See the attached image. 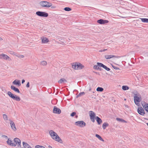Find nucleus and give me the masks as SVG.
<instances>
[{
	"mask_svg": "<svg viewBox=\"0 0 148 148\" xmlns=\"http://www.w3.org/2000/svg\"><path fill=\"white\" fill-rule=\"evenodd\" d=\"M49 133L51 138L54 140L59 142L61 143H63V141L56 133L52 130L49 131Z\"/></svg>",
	"mask_w": 148,
	"mask_h": 148,
	"instance_id": "nucleus-1",
	"label": "nucleus"
},
{
	"mask_svg": "<svg viewBox=\"0 0 148 148\" xmlns=\"http://www.w3.org/2000/svg\"><path fill=\"white\" fill-rule=\"evenodd\" d=\"M141 99V97L140 94L138 93L134 94V100L135 104L138 106L139 105V102Z\"/></svg>",
	"mask_w": 148,
	"mask_h": 148,
	"instance_id": "nucleus-2",
	"label": "nucleus"
},
{
	"mask_svg": "<svg viewBox=\"0 0 148 148\" xmlns=\"http://www.w3.org/2000/svg\"><path fill=\"white\" fill-rule=\"evenodd\" d=\"M7 94L11 98L14 100H15L17 101H19L21 100L19 97L16 95L13 94L10 91H8L7 92Z\"/></svg>",
	"mask_w": 148,
	"mask_h": 148,
	"instance_id": "nucleus-3",
	"label": "nucleus"
},
{
	"mask_svg": "<svg viewBox=\"0 0 148 148\" xmlns=\"http://www.w3.org/2000/svg\"><path fill=\"white\" fill-rule=\"evenodd\" d=\"M40 5L44 7L49 8L52 5V3L47 1H41L40 2Z\"/></svg>",
	"mask_w": 148,
	"mask_h": 148,
	"instance_id": "nucleus-4",
	"label": "nucleus"
},
{
	"mask_svg": "<svg viewBox=\"0 0 148 148\" xmlns=\"http://www.w3.org/2000/svg\"><path fill=\"white\" fill-rule=\"evenodd\" d=\"M36 14L38 16L41 17H47L48 16V14L44 12L37 11L36 12Z\"/></svg>",
	"mask_w": 148,
	"mask_h": 148,
	"instance_id": "nucleus-5",
	"label": "nucleus"
},
{
	"mask_svg": "<svg viewBox=\"0 0 148 148\" xmlns=\"http://www.w3.org/2000/svg\"><path fill=\"white\" fill-rule=\"evenodd\" d=\"M89 113L90 117V119L92 121L94 122L95 121V114L94 112L92 111H89Z\"/></svg>",
	"mask_w": 148,
	"mask_h": 148,
	"instance_id": "nucleus-6",
	"label": "nucleus"
},
{
	"mask_svg": "<svg viewBox=\"0 0 148 148\" xmlns=\"http://www.w3.org/2000/svg\"><path fill=\"white\" fill-rule=\"evenodd\" d=\"M14 143L15 145V146L17 144L18 147H21V142L20 140L18 138H15L14 140Z\"/></svg>",
	"mask_w": 148,
	"mask_h": 148,
	"instance_id": "nucleus-7",
	"label": "nucleus"
},
{
	"mask_svg": "<svg viewBox=\"0 0 148 148\" xmlns=\"http://www.w3.org/2000/svg\"><path fill=\"white\" fill-rule=\"evenodd\" d=\"M75 125L81 127H83L85 126L86 123L83 121H78L75 123Z\"/></svg>",
	"mask_w": 148,
	"mask_h": 148,
	"instance_id": "nucleus-8",
	"label": "nucleus"
},
{
	"mask_svg": "<svg viewBox=\"0 0 148 148\" xmlns=\"http://www.w3.org/2000/svg\"><path fill=\"white\" fill-rule=\"evenodd\" d=\"M97 23L100 24H105L108 23L109 21L107 20H105L103 19H100L98 20Z\"/></svg>",
	"mask_w": 148,
	"mask_h": 148,
	"instance_id": "nucleus-9",
	"label": "nucleus"
},
{
	"mask_svg": "<svg viewBox=\"0 0 148 148\" xmlns=\"http://www.w3.org/2000/svg\"><path fill=\"white\" fill-rule=\"evenodd\" d=\"M53 112L54 113L59 114L61 113V110L60 109L55 106L54 107Z\"/></svg>",
	"mask_w": 148,
	"mask_h": 148,
	"instance_id": "nucleus-10",
	"label": "nucleus"
},
{
	"mask_svg": "<svg viewBox=\"0 0 148 148\" xmlns=\"http://www.w3.org/2000/svg\"><path fill=\"white\" fill-rule=\"evenodd\" d=\"M9 121H10V124L12 129L13 131H15L16 129L14 123L11 120H9Z\"/></svg>",
	"mask_w": 148,
	"mask_h": 148,
	"instance_id": "nucleus-11",
	"label": "nucleus"
},
{
	"mask_svg": "<svg viewBox=\"0 0 148 148\" xmlns=\"http://www.w3.org/2000/svg\"><path fill=\"white\" fill-rule=\"evenodd\" d=\"M137 111L138 113L141 115L143 116L145 114L144 111L141 107L138 108Z\"/></svg>",
	"mask_w": 148,
	"mask_h": 148,
	"instance_id": "nucleus-12",
	"label": "nucleus"
},
{
	"mask_svg": "<svg viewBox=\"0 0 148 148\" xmlns=\"http://www.w3.org/2000/svg\"><path fill=\"white\" fill-rule=\"evenodd\" d=\"M120 57L116 56L114 55H106L105 56V58L107 59H109L113 58H119Z\"/></svg>",
	"mask_w": 148,
	"mask_h": 148,
	"instance_id": "nucleus-13",
	"label": "nucleus"
},
{
	"mask_svg": "<svg viewBox=\"0 0 148 148\" xmlns=\"http://www.w3.org/2000/svg\"><path fill=\"white\" fill-rule=\"evenodd\" d=\"M41 39L42 40V43H46L49 42L48 39L45 37H42Z\"/></svg>",
	"mask_w": 148,
	"mask_h": 148,
	"instance_id": "nucleus-14",
	"label": "nucleus"
},
{
	"mask_svg": "<svg viewBox=\"0 0 148 148\" xmlns=\"http://www.w3.org/2000/svg\"><path fill=\"white\" fill-rule=\"evenodd\" d=\"M13 84L18 85V86H20L21 85V83L19 80L16 79L14 80L12 82Z\"/></svg>",
	"mask_w": 148,
	"mask_h": 148,
	"instance_id": "nucleus-15",
	"label": "nucleus"
},
{
	"mask_svg": "<svg viewBox=\"0 0 148 148\" xmlns=\"http://www.w3.org/2000/svg\"><path fill=\"white\" fill-rule=\"evenodd\" d=\"M7 143L10 146L15 147V145L14 143H12V141L10 140L9 138L8 139V140L7 141Z\"/></svg>",
	"mask_w": 148,
	"mask_h": 148,
	"instance_id": "nucleus-16",
	"label": "nucleus"
},
{
	"mask_svg": "<svg viewBox=\"0 0 148 148\" xmlns=\"http://www.w3.org/2000/svg\"><path fill=\"white\" fill-rule=\"evenodd\" d=\"M99 66H101V67H103V69H105L106 70L109 71L110 70V69L107 67L106 66L104 65L102 63H98Z\"/></svg>",
	"mask_w": 148,
	"mask_h": 148,
	"instance_id": "nucleus-17",
	"label": "nucleus"
},
{
	"mask_svg": "<svg viewBox=\"0 0 148 148\" xmlns=\"http://www.w3.org/2000/svg\"><path fill=\"white\" fill-rule=\"evenodd\" d=\"M11 88L12 90H13L15 92L18 93H19L20 92L19 89L17 88H16L13 85H12L11 86Z\"/></svg>",
	"mask_w": 148,
	"mask_h": 148,
	"instance_id": "nucleus-18",
	"label": "nucleus"
},
{
	"mask_svg": "<svg viewBox=\"0 0 148 148\" xmlns=\"http://www.w3.org/2000/svg\"><path fill=\"white\" fill-rule=\"evenodd\" d=\"M3 58L5 60H8L9 61L11 60V58L7 55L3 54Z\"/></svg>",
	"mask_w": 148,
	"mask_h": 148,
	"instance_id": "nucleus-19",
	"label": "nucleus"
},
{
	"mask_svg": "<svg viewBox=\"0 0 148 148\" xmlns=\"http://www.w3.org/2000/svg\"><path fill=\"white\" fill-rule=\"evenodd\" d=\"M98 63H101L100 62H97V65H94L93 66V68L94 69L96 70H99L100 71H101V69L99 68L100 67H101V66H99L98 64Z\"/></svg>",
	"mask_w": 148,
	"mask_h": 148,
	"instance_id": "nucleus-20",
	"label": "nucleus"
},
{
	"mask_svg": "<svg viewBox=\"0 0 148 148\" xmlns=\"http://www.w3.org/2000/svg\"><path fill=\"white\" fill-rule=\"evenodd\" d=\"M95 119L98 125H100L102 123V121L101 119L98 116H95Z\"/></svg>",
	"mask_w": 148,
	"mask_h": 148,
	"instance_id": "nucleus-21",
	"label": "nucleus"
},
{
	"mask_svg": "<svg viewBox=\"0 0 148 148\" xmlns=\"http://www.w3.org/2000/svg\"><path fill=\"white\" fill-rule=\"evenodd\" d=\"M84 67V65L80 63L77 62V70L81 69H83Z\"/></svg>",
	"mask_w": 148,
	"mask_h": 148,
	"instance_id": "nucleus-22",
	"label": "nucleus"
},
{
	"mask_svg": "<svg viewBox=\"0 0 148 148\" xmlns=\"http://www.w3.org/2000/svg\"><path fill=\"white\" fill-rule=\"evenodd\" d=\"M67 82V80L64 78H61L58 81V83L59 84H62L63 83H66Z\"/></svg>",
	"mask_w": 148,
	"mask_h": 148,
	"instance_id": "nucleus-23",
	"label": "nucleus"
},
{
	"mask_svg": "<svg viewBox=\"0 0 148 148\" xmlns=\"http://www.w3.org/2000/svg\"><path fill=\"white\" fill-rule=\"evenodd\" d=\"M77 62L73 63L72 64V67L75 70H77Z\"/></svg>",
	"mask_w": 148,
	"mask_h": 148,
	"instance_id": "nucleus-24",
	"label": "nucleus"
},
{
	"mask_svg": "<svg viewBox=\"0 0 148 148\" xmlns=\"http://www.w3.org/2000/svg\"><path fill=\"white\" fill-rule=\"evenodd\" d=\"M23 143L24 147L25 148H29V147H30V146L27 143L23 142Z\"/></svg>",
	"mask_w": 148,
	"mask_h": 148,
	"instance_id": "nucleus-25",
	"label": "nucleus"
},
{
	"mask_svg": "<svg viewBox=\"0 0 148 148\" xmlns=\"http://www.w3.org/2000/svg\"><path fill=\"white\" fill-rule=\"evenodd\" d=\"M109 126L108 124L106 122H104L102 125V127L103 130L106 129V127Z\"/></svg>",
	"mask_w": 148,
	"mask_h": 148,
	"instance_id": "nucleus-26",
	"label": "nucleus"
},
{
	"mask_svg": "<svg viewBox=\"0 0 148 148\" xmlns=\"http://www.w3.org/2000/svg\"><path fill=\"white\" fill-rule=\"evenodd\" d=\"M116 120L120 122H123V123H127V122L125 120H123V119H121L120 118H116Z\"/></svg>",
	"mask_w": 148,
	"mask_h": 148,
	"instance_id": "nucleus-27",
	"label": "nucleus"
},
{
	"mask_svg": "<svg viewBox=\"0 0 148 148\" xmlns=\"http://www.w3.org/2000/svg\"><path fill=\"white\" fill-rule=\"evenodd\" d=\"M95 136L99 140H100L104 141V140L99 135L97 134H96L95 135Z\"/></svg>",
	"mask_w": 148,
	"mask_h": 148,
	"instance_id": "nucleus-28",
	"label": "nucleus"
},
{
	"mask_svg": "<svg viewBox=\"0 0 148 148\" xmlns=\"http://www.w3.org/2000/svg\"><path fill=\"white\" fill-rule=\"evenodd\" d=\"M122 88L123 90H125L129 89V87L127 86H123L122 87Z\"/></svg>",
	"mask_w": 148,
	"mask_h": 148,
	"instance_id": "nucleus-29",
	"label": "nucleus"
},
{
	"mask_svg": "<svg viewBox=\"0 0 148 148\" xmlns=\"http://www.w3.org/2000/svg\"><path fill=\"white\" fill-rule=\"evenodd\" d=\"M141 21L144 23H148V18H141Z\"/></svg>",
	"mask_w": 148,
	"mask_h": 148,
	"instance_id": "nucleus-30",
	"label": "nucleus"
},
{
	"mask_svg": "<svg viewBox=\"0 0 148 148\" xmlns=\"http://www.w3.org/2000/svg\"><path fill=\"white\" fill-rule=\"evenodd\" d=\"M47 64V62L43 61L41 62L40 63V64L41 65H42L43 66H46Z\"/></svg>",
	"mask_w": 148,
	"mask_h": 148,
	"instance_id": "nucleus-31",
	"label": "nucleus"
},
{
	"mask_svg": "<svg viewBox=\"0 0 148 148\" xmlns=\"http://www.w3.org/2000/svg\"><path fill=\"white\" fill-rule=\"evenodd\" d=\"M96 90L97 91L102 92L103 90V89L102 87H98L97 88Z\"/></svg>",
	"mask_w": 148,
	"mask_h": 148,
	"instance_id": "nucleus-32",
	"label": "nucleus"
},
{
	"mask_svg": "<svg viewBox=\"0 0 148 148\" xmlns=\"http://www.w3.org/2000/svg\"><path fill=\"white\" fill-rule=\"evenodd\" d=\"M3 117L5 121H7L8 120V118L7 116L5 114H3Z\"/></svg>",
	"mask_w": 148,
	"mask_h": 148,
	"instance_id": "nucleus-33",
	"label": "nucleus"
},
{
	"mask_svg": "<svg viewBox=\"0 0 148 148\" xmlns=\"http://www.w3.org/2000/svg\"><path fill=\"white\" fill-rule=\"evenodd\" d=\"M144 103H145V105L144 106H143V104H142V106H143L144 107H145V106H146L145 107V108H147V109H148V103H146L145 102H144ZM146 110L148 112V110H147V109H146Z\"/></svg>",
	"mask_w": 148,
	"mask_h": 148,
	"instance_id": "nucleus-34",
	"label": "nucleus"
},
{
	"mask_svg": "<svg viewBox=\"0 0 148 148\" xmlns=\"http://www.w3.org/2000/svg\"><path fill=\"white\" fill-rule=\"evenodd\" d=\"M85 93L84 92H81L79 93L77 96L76 97L78 98L80 96H81L82 95H84V94Z\"/></svg>",
	"mask_w": 148,
	"mask_h": 148,
	"instance_id": "nucleus-35",
	"label": "nucleus"
},
{
	"mask_svg": "<svg viewBox=\"0 0 148 148\" xmlns=\"http://www.w3.org/2000/svg\"><path fill=\"white\" fill-rule=\"evenodd\" d=\"M64 10L66 11H69L71 10V9L69 7H66L64 8Z\"/></svg>",
	"mask_w": 148,
	"mask_h": 148,
	"instance_id": "nucleus-36",
	"label": "nucleus"
},
{
	"mask_svg": "<svg viewBox=\"0 0 148 148\" xmlns=\"http://www.w3.org/2000/svg\"><path fill=\"white\" fill-rule=\"evenodd\" d=\"M10 51L11 52V53H10L12 55L14 56H16L18 57V58L20 57L19 56H18L16 55V53L12 51Z\"/></svg>",
	"mask_w": 148,
	"mask_h": 148,
	"instance_id": "nucleus-37",
	"label": "nucleus"
},
{
	"mask_svg": "<svg viewBox=\"0 0 148 148\" xmlns=\"http://www.w3.org/2000/svg\"><path fill=\"white\" fill-rule=\"evenodd\" d=\"M35 148H45L43 146L39 145H37L35 146Z\"/></svg>",
	"mask_w": 148,
	"mask_h": 148,
	"instance_id": "nucleus-38",
	"label": "nucleus"
},
{
	"mask_svg": "<svg viewBox=\"0 0 148 148\" xmlns=\"http://www.w3.org/2000/svg\"><path fill=\"white\" fill-rule=\"evenodd\" d=\"M112 67L114 69L116 70H120L119 68H118L117 67L114 66L112 65Z\"/></svg>",
	"mask_w": 148,
	"mask_h": 148,
	"instance_id": "nucleus-39",
	"label": "nucleus"
},
{
	"mask_svg": "<svg viewBox=\"0 0 148 148\" xmlns=\"http://www.w3.org/2000/svg\"><path fill=\"white\" fill-rule=\"evenodd\" d=\"M76 114V112H73L71 114L70 116L72 117H73Z\"/></svg>",
	"mask_w": 148,
	"mask_h": 148,
	"instance_id": "nucleus-40",
	"label": "nucleus"
},
{
	"mask_svg": "<svg viewBox=\"0 0 148 148\" xmlns=\"http://www.w3.org/2000/svg\"><path fill=\"white\" fill-rule=\"evenodd\" d=\"M107 50L106 49H100L99 50V52H104L106 51H107Z\"/></svg>",
	"mask_w": 148,
	"mask_h": 148,
	"instance_id": "nucleus-41",
	"label": "nucleus"
},
{
	"mask_svg": "<svg viewBox=\"0 0 148 148\" xmlns=\"http://www.w3.org/2000/svg\"><path fill=\"white\" fill-rule=\"evenodd\" d=\"M29 82H28L26 84V87H29Z\"/></svg>",
	"mask_w": 148,
	"mask_h": 148,
	"instance_id": "nucleus-42",
	"label": "nucleus"
},
{
	"mask_svg": "<svg viewBox=\"0 0 148 148\" xmlns=\"http://www.w3.org/2000/svg\"><path fill=\"white\" fill-rule=\"evenodd\" d=\"M2 137H4V138H8V137L7 136H5V135H2Z\"/></svg>",
	"mask_w": 148,
	"mask_h": 148,
	"instance_id": "nucleus-43",
	"label": "nucleus"
},
{
	"mask_svg": "<svg viewBox=\"0 0 148 148\" xmlns=\"http://www.w3.org/2000/svg\"><path fill=\"white\" fill-rule=\"evenodd\" d=\"M3 54H0V59H1L3 58Z\"/></svg>",
	"mask_w": 148,
	"mask_h": 148,
	"instance_id": "nucleus-44",
	"label": "nucleus"
},
{
	"mask_svg": "<svg viewBox=\"0 0 148 148\" xmlns=\"http://www.w3.org/2000/svg\"><path fill=\"white\" fill-rule=\"evenodd\" d=\"M25 82V80L24 79H23L22 81V83L23 84Z\"/></svg>",
	"mask_w": 148,
	"mask_h": 148,
	"instance_id": "nucleus-45",
	"label": "nucleus"
},
{
	"mask_svg": "<svg viewBox=\"0 0 148 148\" xmlns=\"http://www.w3.org/2000/svg\"><path fill=\"white\" fill-rule=\"evenodd\" d=\"M48 147L49 148H52V147L50 145H49L48 146Z\"/></svg>",
	"mask_w": 148,
	"mask_h": 148,
	"instance_id": "nucleus-46",
	"label": "nucleus"
},
{
	"mask_svg": "<svg viewBox=\"0 0 148 148\" xmlns=\"http://www.w3.org/2000/svg\"><path fill=\"white\" fill-rule=\"evenodd\" d=\"M21 58H24V56L23 55H21Z\"/></svg>",
	"mask_w": 148,
	"mask_h": 148,
	"instance_id": "nucleus-47",
	"label": "nucleus"
},
{
	"mask_svg": "<svg viewBox=\"0 0 148 148\" xmlns=\"http://www.w3.org/2000/svg\"><path fill=\"white\" fill-rule=\"evenodd\" d=\"M3 40V39L2 38L0 37V40Z\"/></svg>",
	"mask_w": 148,
	"mask_h": 148,
	"instance_id": "nucleus-48",
	"label": "nucleus"
},
{
	"mask_svg": "<svg viewBox=\"0 0 148 148\" xmlns=\"http://www.w3.org/2000/svg\"><path fill=\"white\" fill-rule=\"evenodd\" d=\"M77 116H78L77 115H75V117L76 118H77Z\"/></svg>",
	"mask_w": 148,
	"mask_h": 148,
	"instance_id": "nucleus-49",
	"label": "nucleus"
},
{
	"mask_svg": "<svg viewBox=\"0 0 148 148\" xmlns=\"http://www.w3.org/2000/svg\"><path fill=\"white\" fill-rule=\"evenodd\" d=\"M51 8H54V7H51Z\"/></svg>",
	"mask_w": 148,
	"mask_h": 148,
	"instance_id": "nucleus-50",
	"label": "nucleus"
},
{
	"mask_svg": "<svg viewBox=\"0 0 148 148\" xmlns=\"http://www.w3.org/2000/svg\"><path fill=\"white\" fill-rule=\"evenodd\" d=\"M147 125L148 126V123H147Z\"/></svg>",
	"mask_w": 148,
	"mask_h": 148,
	"instance_id": "nucleus-51",
	"label": "nucleus"
},
{
	"mask_svg": "<svg viewBox=\"0 0 148 148\" xmlns=\"http://www.w3.org/2000/svg\"><path fill=\"white\" fill-rule=\"evenodd\" d=\"M126 100V99H124V100Z\"/></svg>",
	"mask_w": 148,
	"mask_h": 148,
	"instance_id": "nucleus-52",
	"label": "nucleus"
}]
</instances>
